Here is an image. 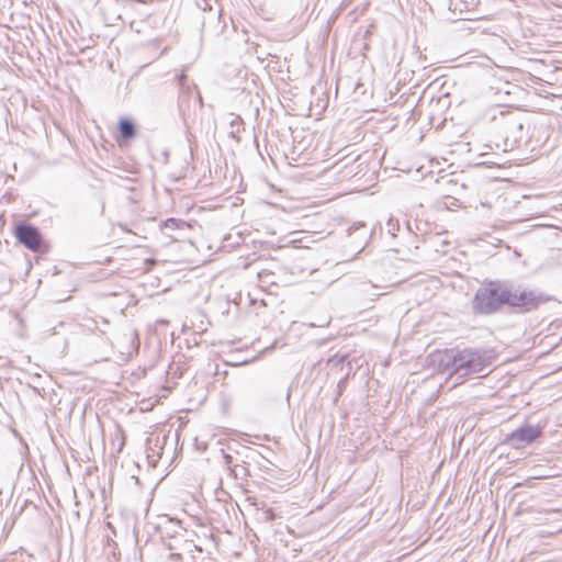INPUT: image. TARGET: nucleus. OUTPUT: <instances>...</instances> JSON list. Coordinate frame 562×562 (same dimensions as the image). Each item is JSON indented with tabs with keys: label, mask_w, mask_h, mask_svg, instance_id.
Instances as JSON below:
<instances>
[{
	"label": "nucleus",
	"mask_w": 562,
	"mask_h": 562,
	"mask_svg": "<svg viewBox=\"0 0 562 562\" xmlns=\"http://www.w3.org/2000/svg\"><path fill=\"white\" fill-rule=\"evenodd\" d=\"M492 370V356L487 351L465 349L453 356L451 371L460 378L484 376Z\"/></svg>",
	"instance_id": "nucleus-1"
},
{
	"label": "nucleus",
	"mask_w": 562,
	"mask_h": 562,
	"mask_svg": "<svg viewBox=\"0 0 562 562\" xmlns=\"http://www.w3.org/2000/svg\"><path fill=\"white\" fill-rule=\"evenodd\" d=\"M505 286L499 283H490L480 288L473 300V308L480 314H491L504 305Z\"/></svg>",
	"instance_id": "nucleus-2"
},
{
	"label": "nucleus",
	"mask_w": 562,
	"mask_h": 562,
	"mask_svg": "<svg viewBox=\"0 0 562 562\" xmlns=\"http://www.w3.org/2000/svg\"><path fill=\"white\" fill-rule=\"evenodd\" d=\"M236 442H231L227 446V453L224 458L229 470V475L236 481V485L246 492V460L245 454L237 448Z\"/></svg>",
	"instance_id": "nucleus-3"
},
{
	"label": "nucleus",
	"mask_w": 562,
	"mask_h": 562,
	"mask_svg": "<svg viewBox=\"0 0 562 562\" xmlns=\"http://www.w3.org/2000/svg\"><path fill=\"white\" fill-rule=\"evenodd\" d=\"M16 240L27 249L38 252L45 248V243L40 229L30 223H20L14 228Z\"/></svg>",
	"instance_id": "nucleus-4"
},
{
	"label": "nucleus",
	"mask_w": 562,
	"mask_h": 562,
	"mask_svg": "<svg viewBox=\"0 0 562 562\" xmlns=\"http://www.w3.org/2000/svg\"><path fill=\"white\" fill-rule=\"evenodd\" d=\"M540 435L541 429L538 426L526 425L509 434L506 442L515 449H520L533 442Z\"/></svg>",
	"instance_id": "nucleus-5"
},
{
	"label": "nucleus",
	"mask_w": 562,
	"mask_h": 562,
	"mask_svg": "<svg viewBox=\"0 0 562 562\" xmlns=\"http://www.w3.org/2000/svg\"><path fill=\"white\" fill-rule=\"evenodd\" d=\"M538 297L532 292L505 288L504 304L531 310L538 305Z\"/></svg>",
	"instance_id": "nucleus-6"
},
{
	"label": "nucleus",
	"mask_w": 562,
	"mask_h": 562,
	"mask_svg": "<svg viewBox=\"0 0 562 562\" xmlns=\"http://www.w3.org/2000/svg\"><path fill=\"white\" fill-rule=\"evenodd\" d=\"M162 544L167 550L171 551L169 559L179 562L181 560V551L188 546V542L184 539V535L180 532L169 538H162Z\"/></svg>",
	"instance_id": "nucleus-7"
},
{
	"label": "nucleus",
	"mask_w": 562,
	"mask_h": 562,
	"mask_svg": "<svg viewBox=\"0 0 562 562\" xmlns=\"http://www.w3.org/2000/svg\"><path fill=\"white\" fill-rule=\"evenodd\" d=\"M117 130L120 136L125 140H131L136 136V125L134 121L128 117L120 119Z\"/></svg>",
	"instance_id": "nucleus-8"
},
{
	"label": "nucleus",
	"mask_w": 562,
	"mask_h": 562,
	"mask_svg": "<svg viewBox=\"0 0 562 562\" xmlns=\"http://www.w3.org/2000/svg\"><path fill=\"white\" fill-rule=\"evenodd\" d=\"M231 116V131L228 132L231 137L235 138L236 140H240V130L244 131V121L239 115L229 114Z\"/></svg>",
	"instance_id": "nucleus-9"
},
{
	"label": "nucleus",
	"mask_w": 562,
	"mask_h": 562,
	"mask_svg": "<svg viewBox=\"0 0 562 562\" xmlns=\"http://www.w3.org/2000/svg\"><path fill=\"white\" fill-rule=\"evenodd\" d=\"M226 363L231 366H245L246 364V355L241 350L231 351L226 353Z\"/></svg>",
	"instance_id": "nucleus-10"
},
{
	"label": "nucleus",
	"mask_w": 562,
	"mask_h": 562,
	"mask_svg": "<svg viewBox=\"0 0 562 562\" xmlns=\"http://www.w3.org/2000/svg\"><path fill=\"white\" fill-rule=\"evenodd\" d=\"M196 4L203 11H212L215 4L217 8L216 11L218 16H221L224 11V5L220 2V0H196Z\"/></svg>",
	"instance_id": "nucleus-11"
},
{
	"label": "nucleus",
	"mask_w": 562,
	"mask_h": 562,
	"mask_svg": "<svg viewBox=\"0 0 562 562\" xmlns=\"http://www.w3.org/2000/svg\"><path fill=\"white\" fill-rule=\"evenodd\" d=\"M153 440L150 438L147 439V459L150 464H155L159 458L160 453L156 450V448H159V439L157 438L155 441V448L151 447Z\"/></svg>",
	"instance_id": "nucleus-12"
},
{
	"label": "nucleus",
	"mask_w": 562,
	"mask_h": 562,
	"mask_svg": "<svg viewBox=\"0 0 562 562\" xmlns=\"http://www.w3.org/2000/svg\"><path fill=\"white\" fill-rule=\"evenodd\" d=\"M182 225H184V222L178 221L176 218H167L164 222L165 229H175V228H179Z\"/></svg>",
	"instance_id": "nucleus-13"
},
{
	"label": "nucleus",
	"mask_w": 562,
	"mask_h": 562,
	"mask_svg": "<svg viewBox=\"0 0 562 562\" xmlns=\"http://www.w3.org/2000/svg\"><path fill=\"white\" fill-rule=\"evenodd\" d=\"M386 227H387V232L394 236L395 232L398 231V228H400L398 221L390 217L387 221Z\"/></svg>",
	"instance_id": "nucleus-14"
},
{
	"label": "nucleus",
	"mask_w": 562,
	"mask_h": 562,
	"mask_svg": "<svg viewBox=\"0 0 562 562\" xmlns=\"http://www.w3.org/2000/svg\"><path fill=\"white\" fill-rule=\"evenodd\" d=\"M179 80V85H180V88L182 90H184V87H186V80H187V75L184 74V71H182L178 78Z\"/></svg>",
	"instance_id": "nucleus-15"
},
{
	"label": "nucleus",
	"mask_w": 562,
	"mask_h": 562,
	"mask_svg": "<svg viewBox=\"0 0 562 562\" xmlns=\"http://www.w3.org/2000/svg\"><path fill=\"white\" fill-rule=\"evenodd\" d=\"M192 91H195L196 99H198L200 105H202V97H201L200 92L196 91V87L195 86H193L192 89L190 87H188V92H192Z\"/></svg>",
	"instance_id": "nucleus-16"
},
{
	"label": "nucleus",
	"mask_w": 562,
	"mask_h": 562,
	"mask_svg": "<svg viewBox=\"0 0 562 562\" xmlns=\"http://www.w3.org/2000/svg\"><path fill=\"white\" fill-rule=\"evenodd\" d=\"M274 344H271L270 346L266 347L261 352H267L268 350H270L271 348H273Z\"/></svg>",
	"instance_id": "nucleus-17"
},
{
	"label": "nucleus",
	"mask_w": 562,
	"mask_h": 562,
	"mask_svg": "<svg viewBox=\"0 0 562 562\" xmlns=\"http://www.w3.org/2000/svg\"><path fill=\"white\" fill-rule=\"evenodd\" d=\"M231 20H232L234 29L237 30L238 26H237L236 21L233 15L231 16Z\"/></svg>",
	"instance_id": "nucleus-18"
},
{
	"label": "nucleus",
	"mask_w": 562,
	"mask_h": 562,
	"mask_svg": "<svg viewBox=\"0 0 562 562\" xmlns=\"http://www.w3.org/2000/svg\"><path fill=\"white\" fill-rule=\"evenodd\" d=\"M256 359H258V357H257V356H256V357H252L251 359H249V358H248L247 363H250V361H255Z\"/></svg>",
	"instance_id": "nucleus-19"
},
{
	"label": "nucleus",
	"mask_w": 562,
	"mask_h": 562,
	"mask_svg": "<svg viewBox=\"0 0 562 562\" xmlns=\"http://www.w3.org/2000/svg\"><path fill=\"white\" fill-rule=\"evenodd\" d=\"M182 100H183V94H181V95L179 97V106H180V108H181Z\"/></svg>",
	"instance_id": "nucleus-20"
},
{
	"label": "nucleus",
	"mask_w": 562,
	"mask_h": 562,
	"mask_svg": "<svg viewBox=\"0 0 562 562\" xmlns=\"http://www.w3.org/2000/svg\"><path fill=\"white\" fill-rule=\"evenodd\" d=\"M329 324V319L325 321L324 324H322L321 326H326Z\"/></svg>",
	"instance_id": "nucleus-21"
},
{
	"label": "nucleus",
	"mask_w": 562,
	"mask_h": 562,
	"mask_svg": "<svg viewBox=\"0 0 562 562\" xmlns=\"http://www.w3.org/2000/svg\"><path fill=\"white\" fill-rule=\"evenodd\" d=\"M241 32L246 33V30L244 29V25L241 24Z\"/></svg>",
	"instance_id": "nucleus-22"
}]
</instances>
